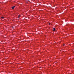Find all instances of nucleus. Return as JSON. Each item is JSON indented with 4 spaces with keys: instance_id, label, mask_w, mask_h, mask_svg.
Masks as SVG:
<instances>
[{
    "instance_id": "nucleus-7",
    "label": "nucleus",
    "mask_w": 74,
    "mask_h": 74,
    "mask_svg": "<svg viewBox=\"0 0 74 74\" xmlns=\"http://www.w3.org/2000/svg\"><path fill=\"white\" fill-rule=\"evenodd\" d=\"M20 15H19L18 16H20Z\"/></svg>"
},
{
    "instance_id": "nucleus-2",
    "label": "nucleus",
    "mask_w": 74,
    "mask_h": 74,
    "mask_svg": "<svg viewBox=\"0 0 74 74\" xmlns=\"http://www.w3.org/2000/svg\"><path fill=\"white\" fill-rule=\"evenodd\" d=\"M53 31H55V28H53Z\"/></svg>"
},
{
    "instance_id": "nucleus-3",
    "label": "nucleus",
    "mask_w": 74,
    "mask_h": 74,
    "mask_svg": "<svg viewBox=\"0 0 74 74\" xmlns=\"http://www.w3.org/2000/svg\"><path fill=\"white\" fill-rule=\"evenodd\" d=\"M1 18H2V19H4V17H2Z\"/></svg>"
},
{
    "instance_id": "nucleus-4",
    "label": "nucleus",
    "mask_w": 74,
    "mask_h": 74,
    "mask_svg": "<svg viewBox=\"0 0 74 74\" xmlns=\"http://www.w3.org/2000/svg\"><path fill=\"white\" fill-rule=\"evenodd\" d=\"M20 18V16H18V18Z\"/></svg>"
},
{
    "instance_id": "nucleus-8",
    "label": "nucleus",
    "mask_w": 74,
    "mask_h": 74,
    "mask_svg": "<svg viewBox=\"0 0 74 74\" xmlns=\"http://www.w3.org/2000/svg\"><path fill=\"white\" fill-rule=\"evenodd\" d=\"M49 24L50 25V23H49Z\"/></svg>"
},
{
    "instance_id": "nucleus-5",
    "label": "nucleus",
    "mask_w": 74,
    "mask_h": 74,
    "mask_svg": "<svg viewBox=\"0 0 74 74\" xmlns=\"http://www.w3.org/2000/svg\"><path fill=\"white\" fill-rule=\"evenodd\" d=\"M12 29H14V27H12Z\"/></svg>"
},
{
    "instance_id": "nucleus-6",
    "label": "nucleus",
    "mask_w": 74,
    "mask_h": 74,
    "mask_svg": "<svg viewBox=\"0 0 74 74\" xmlns=\"http://www.w3.org/2000/svg\"><path fill=\"white\" fill-rule=\"evenodd\" d=\"M64 45H65L64 44V45H63V46H64Z\"/></svg>"
},
{
    "instance_id": "nucleus-1",
    "label": "nucleus",
    "mask_w": 74,
    "mask_h": 74,
    "mask_svg": "<svg viewBox=\"0 0 74 74\" xmlns=\"http://www.w3.org/2000/svg\"><path fill=\"white\" fill-rule=\"evenodd\" d=\"M15 6H14L12 7V9H14V8H15Z\"/></svg>"
}]
</instances>
